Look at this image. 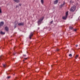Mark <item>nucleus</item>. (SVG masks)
<instances>
[{
    "instance_id": "nucleus-14",
    "label": "nucleus",
    "mask_w": 80,
    "mask_h": 80,
    "mask_svg": "<svg viewBox=\"0 0 80 80\" xmlns=\"http://www.w3.org/2000/svg\"><path fill=\"white\" fill-rule=\"evenodd\" d=\"M41 2L42 3V4H43L44 3L43 0H41Z\"/></svg>"
},
{
    "instance_id": "nucleus-10",
    "label": "nucleus",
    "mask_w": 80,
    "mask_h": 80,
    "mask_svg": "<svg viewBox=\"0 0 80 80\" xmlns=\"http://www.w3.org/2000/svg\"><path fill=\"white\" fill-rule=\"evenodd\" d=\"M58 0H56V1H54V4H57L58 3Z\"/></svg>"
},
{
    "instance_id": "nucleus-5",
    "label": "nucleus",
    "mask_w": 80,
    "mask_h": 80,
    "mask_svg": "<svg viewBox=\"0 0 80 80\" xmlns=\"http://www.w3.org/2000/svg\"><path fill=\"white\" fill-rule=\"evenodd\" d=\"M5 30L7 31V32H8V31L9 29H8V28L7 27H6L5 28Z\"/></svg>"
},
{
    "instance_id": "nucleus-12",
    "label": "nucleus",
    "mask_w": 80,
    "mask_h": 80,
    "mask_svg": "<svg viewBox=\"0 0 80 80\" xmlns=\"http://www.w3.org/2000/svg\"><path fill=\"white\" fill-rule=\"evenodd\" d=\"M0 33L2 34V35H4L5 34V33L4 32H3L2 31H1L0 32Z\"/></svg>"
},
{
    "instance_id": "nucleus-11",
    "label": "nucleus",
    "mask_w": 80,
    "mask_h": 80,
    "mask_svg": "<svg viewBox=\"0 0 80 80\" xmlns=\"http://www.w3.org/2000/svg\"><path fill=\"white\" fill-rule=\"evenodd\" d=\"M44 19V17H42V18H41L39 20L41 21V22L42 21V20H43V19Z\"/></svg>"
},
{
    "instance_id": "nucleus-26",
    "label": "nucleus",
    "mask_w": 80,
    "mask_h": 80,
    "mask_svg": "<svg viewBox=\"0 0 80 80\" xmlns=\"http://www.w3.org/2000/svg\"><path fill=\"white\" fill-rule=\"evenodd\" d=\"M57 51H59V49H57Z\"/></svg>"
},
{
    "instance_id": "nucleus-24",
    "label": "nucleus",
    "mask_w": 80,
    "mask_h": 80,
    "mask_svg": "<svg viewBox=\"0 0 80 80\" xmlns=\"http://www.w3.org/2000/svg\"><path fill=\"white\" fill-rule=\"evenodd\" d=\"M16 27H17V25H15V26H14V28H15Z\"/></svg>"
},
{
    "instance_id": "nucleus-17",
    "label": "nucleus",
    "mask_w": 80,
    "mask_h": 80,
    "mask_svg": "<svg viewBox=\"0 0 80 80\" xmlns=\"http://www.w3.org/2000/svg\"><path fill=\"white\" fill-rule=\"evenodd\" d=\"M78 55H77L75 58L77 59V58H78Z\"/></svg>"
},
{
    "instance_id": "nucleus-16",
    "label": "nucleus",
    "mask_w": 80,
    "mask_h": 80,
    "mask_svg": "<svg viewBox=\"0 0 80 80\" xmlns=\"http://www.w3.org/2000/svg\"><path fill=\"white\" fill-rule=\"evenodd\" d=\"M64 4H65V2H64V3H63V4H62V5H61V7H63V5H64Z\"/></svg>"
},
{
    "instance_id": "nucleus-8",
    "label": "nucleus",
    "mask_w": 80,
    "mask_h": 80,
    "mask_svg": "<svg viewBox=\"0 0 80 80\" xmlns=\"http://www.w3.org/2000/svg\"><path fill=\"white\" fill-rule=\"evenodd\" d=\"M41 23H42V21L39 20V21L38 22V25H39V24H41Z\"/></svg>"
},
{
    "instance_id": "nucleus-9",
    "label": "nucleus",
    "mask_w": 80,
    "mask_h": 80,
    "mask_svg": "<svg viewBox=\"0 0 80 80\" xmlns=\"http://www.w3.org/2000/svg\"><path fill=\"white\" fill-rule=\"evenodd\" d=\"M13 1H14V2H15L17 3H18L20 2V0H13Z\"/></svg>"
},
{
    "instance_id": "nucleus-33",
    "label": "nucleus",
    "mask_w": 80,
    "mask_h": 80,
    "mask_svg": "<svg viewBox=\"0 0 80 80\" xmlns=\"http://www.w3.org/2000/svg\"><path fill=\"white\" fill-rule=\"evenodd\" d=\"M13 75H15V74H13Z\"/></svg>"
},
{
    "instance_id": "nucleus-13",
    "label": "nucleus",
    "mask_w": 80,
    "mask_h": 80,
    "mask_svg": "<svg viewBox=\"0 0 80 80\" xmlns=\"http://www.w3.org/2000/svg\"><path fill=\"white\" fill-rule=\"evenodd\" d=\"M3 67L4 68L6 67H7V65H6V64H3Z\"/></svg>"
},
{
    "instance_id": "nucleus-23",
    "label": "nucleus",
    "mask_w": 80,
    "mask_h": 80,
    "mask_svg": "<svg viewBox=\"0 0 80 80\" xmlns=\"http://www.w3.org/2000/svg\"><path fill=\"white\" fill-rule=\"evenodd\" d=\"M11 77L10 76H8V79H9V78H10Z\"/></svg>"
},
{
    "instance_id": "nucleus-21",
    "label": "nucleus",
    "mask_w": 80,
    "mask_h": 80,
    "mask_svg": "<svg viewBox=\"0 0 80 80\" xmlns=\"http://www.w3.org/2000/svg\"><path fill=\"white\" fill-rule=\"evenodd\" d=\"M23 57H26V56H27V55H26V54H23Z\"/></svg>"
},
{
    "instance_id": "nucleus-25",
    "label": "nucleus",
    "mask_w": 80,
    "mask_h": 80,
    "mask_svg": "<svg viewBox=\"0 0 80 80\" xmlns=\"http://www.w3.org/2000/svg\"><path fill=\"white\" fill-rule=\"evenodd\" d=\"M19 6H22V4H19Z\"/></svg>"
},
{
    "instance_id": "nucleus-18",
    "label": "nucleus",
    "mask_w": 80,
    "mask_h": 80,
    "mask_svg": "<svg viewBox=\"0 0 80 80\" xmlns=\"http://www.w3.org/2000/svg\"><path fill=\"white\" fill-rule=\"evenodd\" d=\"M70 3H73V1H71L70 2Z\"/></svg>"
},
{
    "instance_id": "nucleus-36",
    "label": "nucleus",
    "mask_w": 80,
    "mask_h": 80,
    "mask_svg": "<svg viewBox=\"0 0 80 80\" xmlns=\"http://www.w3.org/2000/svg\"><path fill=\"white\" fill-rule=\"evenodd\" d=\"M39 29V28H38Z\"/></svg>"
},
{
    "instance_id": "nucleus-34",
    "label": "nucleus",
    "mask_w": 80,
    "mask_h": 80,
    "mask_svg": "<svg viewBox=\"0 0 80 80\" xmlns=\"http://www.w3.org/2000/svg\"><path fill=\"white\" fill-rule=\"evenodd\" d=\"M15 22H17V21H15Z\"/></svg>"
},
{
    "instance_id": "nucleus-31",
    "label": "nucleus",
    "mask_w": 80,
    "mask_h": 80,
    "mask_svg": "<svg viewBox=\"0 0 80 80\" xmlns=\"http://www.w3.org/2000/svg\"><path fill=\"white\" fill-rule=\"evenodd\" d=\"M25 61V60H23V62H24Z\"/></svg>"
},
{
    "instance_id": "nucleus-30",
    "label": "nucleus",
    "mask_w": 80,
    "mask_h": 80,
    "mask_svg": "<svg viewBox=\"0 0 80 80\" xmlns=\"http://www.w3.org/2000/svg\"><path fill=\"white\" fill-rule=\"evenodd\" d=\"M10 53H11V52H9V54H10Z\"/></svg>"
},
{
    "instance_id": "nucleus-4",
    "label": "nucleus",
    "mask_w": 80,
    "mask_h": 80,
    "mask_svg": "<svg viewBox=\"0 0 80 80\" xmlns=\"http://www.w3.org/2000/svg\"><path fill=\"white\" fill-rule=\"evenodd\" d=\"M32 36H33V32H31L30 34V35L29 36V38H30V39H31V37H32Z\"/></svg>"
},
{
    "instance_id": "nucleus-19",
    "label": "nucleus",
    "mask_w": 80,
    "mask_h": 80,
    "mask_svg": "<svg viewBox=\"0 0 80 80\" xmlns=\"http://www.w3.org/2000/svg\"><path fill=\"white\" fill-rule=\"evenodd\" d=\"M69 57H72V55L71 54H70L69 55Z\"/></svg>"
},
{
    "instance_id": "nucleus-15",
    "label": "nucleus",
    "mask_w": 80,
    "mask_h": 80,
    "mask_svg": "<svg viewBox=\"0 0 80 80\" xmlns=\"http://www.w3.org/2000/svg\"><path fill=\"white\" fill-rule=\"evenodd\" d=\"M69 28H70V29H71V30H72V29H73V27H70Z\"/></svg>"
},
{
    "instance_id": "nucleus-22",
    "label": "nucleus",
    "mask_w": 80,
    "mask_h": 80,
    "mask_svg": "<svg viewBox=\"0 0 80 80\" xmlns=\"http://www.w3.org/2000/svg\"><path fill=\"white\" fill-rule=\"evenodd\" d=\"M74 30V32H76V31H77V29H75Z\"/></svg>"
},
{
    "instance_id": "nucleus-7",
    "label": "nucleus",
    "mask_w": 80,
    "mask_h": 80,
    "mask_svg": "<svg viewBox=\"0 0 80 80\" xmlns=\"http://www.w3.org/2000/svg\"><path fill=\"white\" fill-rule=\"evenodd\" d=\"M3 56L2 55L0 56V61H1L2 60H3Z\"/></svg>"
},
{
    "instance_id": "nucleus-6",
    "label": "nucleus",
    "mask_w": 80,
    "mask_h": 80,
    "mask_svg": "<svg viewBox=\"0 0 80 80\" xmlns=\"http://www.w3.org/2000/svg\"><path fill=\"white\" fill-rule=\"evenodd\" d=\"M24 25V23L23 22L20 23L18 24V25H19V26H20V25Z\"/></svg>"
},
{
    "instance_id": "nucleus-27",
    "label": "nucleus",
    "mask_w": 80,
    "mask_h": 80,
    "mask_svg": "<svg viewBox=\"0 0 80 80\" xmlns=\"http://www.w3.org/2000/svg\"><path fill=\"white\" fill-rule=\"evenodd\" d=\"M25 60H27L28 59V58H24Z\"/></svg>"
},
{
    "instance_id": "nucleus-1",
    "label": "nucleus",
    "mask_w": 80,
    "mask_h": 80,
    "mask_svg": "<svg viewBox=\"0 0 80 80\" xmlns=\"http://www.w3.org/2000/svg\"><path fill=\"white\" fill-rule=\"evenodd\" d=\"M76 9V6H74L71 8L70 9L71 12H74Z\"/></svg>"
},
{
    "instance_id": "nucleus-28",
    "label": "nucleus",
    "mask_w": 80,
    "mask_h": 80,
    "mask_svg": "<svg viewBox=\"0 0 80 80\" xmlns=\"http://www.w3.org/2000/svg\"><path fill=\"white\" fill-rule=\"evenodd\" d=\"M76 47H78V45H76Z\"/></svg>"
},
{
    "instance_id": "nucleus-20",
    "label": "nucleus",
    "mask_w": 80,
    "mask_h": 80,
    "mask_svg": "<svg viewBox=\"0 0 80 80\" xmlns=\"http://www.w3.org/2000/svg\"><path fill=\"white\" fill-rule=\"evenodd\" d=\"M2 13V9L1 8H0V13Z\"/></svg>"
},
{
    "instance_id": "nucleus-32",
    "label": "nucleus",
    "mask_w": 80,
    "mask_h": 80,
    "mask_svg": "<svg viewBox=\"0 0 80 80\" xmlns=\"http://www.w3.org/2000/svg\"><path fill=\"white\" fill-rule=\"evenodd\" d=\"M17 23H18V22H17L16 24H17Z\"/></svg>"
},
{
    "instance_id": "nucleus-2",
    "label": "nucleus",
    "mask_w": 80,
    "mask_h": 80,
    "mask_svg": "<svg viewBox=\"0 0 80 80\" xmlns=\"http://www.w3.org/2000/svg\"><path fill=\"white\" fill-rule=\"evenodd\" d=\"M68 12H66V16L63 17H62L63 19H64V20L66 19L67 18V17H68Z\"/></svg>"
},
{
    "instance_id": "nucleus-29",
    "label": "nucleus",
    "mask_w": 80,
    "mask_h": 80,
    "mask_svg": "<svg viewBox=\"0 0 80 80\" xmlns=\"http://www.w3.org/2000/svg\"><path fill=\"white\" fill-rule=\"evenodd\" d=\"M16 53H13V55H15V54H16Z\"/></svg>"
},
{
    "instance_id": "nucleus-35",
    "label": "nucleus",
    "mask_w": 80,
    "mask_h": 80,
    "mask_svg": "<svg viewBox=\"0 0 80 80\" xmlns=\"http://www.w3.org/2000/svg\"><path fill=\"white\" fill-rule=\"evenodd\" d=\"M52 67V66H51Z\"/></svg>"
},
{
    "instance_id": "nucleus-3",
    "label": "nucleus",
    "mask_w": 80,
    "mask_h": 80,
    "mask_svg": "<svg viewBox=\"0 0 80 80\" xmlns=\"http://www.w3.org/2000/svg\"><path fill=\"white\" fill-rule=\"evenodd\" d=\"M4 25V22H2L0 23V27H2Z\"/></svg>"
}]
</instances>
